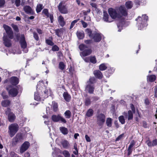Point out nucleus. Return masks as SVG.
Returning a JSON list of instances; mask_svg holds the SVG:
<instances>
[{"label":"nucleus","mask_w":157,"mask_h":157,"mask_svg":"<svg viewBox=\"0 0 157 157\" xmlns=\"http://www.w3.org/2000/svg\"><path fill=\"white\" fill-rule=\"evenodd\" d=\"M41 86H44L43 81H39L37 86V90H40V96H39L37 93H35L34 99L37 101H40L41 99L43 100V98H47L49 94H51V91L50 90L46 89V87L44 86L41 87Z\"/></svg>","instance_id":"nucleus-1"},{"label":"nucleus","mask_w":157,"mask_h":157,"mask_svg":"<svg viewBox=\"0 0 157 157\" xmlns=\"http://www.w3.org/2000/svg\"><path fill=\"white\" fill-rule=\"evenodd\" d=\"M3 27L6 33V34H4L3 37V43L6 46L9 47L11 46V40L8 38V37L10 39H12L13 37V33L11 28L8 26L4 25Z\"/></svg>","instance_id":"nucleus-2"},{"label":"nucleus","mask_w":157,"mask_h":157,"mask_svg":"<svg viewBox=\"0 0 157 157\" xmlns=\"http://www.w3.org/2000/svg\"><path fill=\"white\" fill-rule=\"evenodd\" d=\"M136 21H138V29L141 30L144 27L147 25V22L148 20V17L146 15H143L142 17L139 16L138 18L136 19Z\"/></svg>","instance_id":"nucleus-3"},{"label":"nucleus","mask_w":157,"mask_h":157,"mask_svg":"<svg viewBox=\"0 0 157 157\" xmlns=\"http://www.w3.org/2000/svg\"><path fill=\"white\" fill-rule=\"evenodd\" d=\"M18 125L16 123L11 124L9 126L8 133L11 137H13L18 130Z\"/></svg>","instance_id":"nucleus-4"},{"label":"nucleus","mask_w":157,"mask_h":157,"mask_svg":"<svg viewBox=\"0 0 157 157\" xmlns=\"http://www.w3.org/2000/svg\"><path fill=\"white\" fill-rule=\"evenodd\" d=\"M117 10L111 8L108 10V12L110 16L113 19H119L121 17V14L117 13Z\"/></svg>","instance_id":"nucleus-5"},{"label":"nucleus","mask_w":157,"mask_h":157,"mask_svg":"<svg viewBox=\"0 0 157 157\" xmlns=\"http://www.w3.org/2000/svg\"><path fill=\"white\" fill-rule=\"evenodd\" d=\"M11 111V109L10 108H7L5 112V113L8 115L9 121L10 122H12L15 121L16 116L15 114Z\"/></svg>","instance_id":"nucleus-6"},{"label":"nucleus","mask_w":157,"mask_h":157,"mask_svg":"<svg viewBox=\"0 0 157 157\" xmlns=\"http://www.w3.org/2000/svg\"><path fill=\"white\" fill-rule=\"evenodd\" d=\"M52 119L53 121L55 122L60 121L61 122L63 123H66L67 122V121L64 118L59 114L57 115H52Z\"/></svg>","instance_id":"nucleus-7"},{"label":"nucleus","mask_w":157,"mask_h":157,"mask_svg":"<svg viewBox=\"0 0 157 157\" xmlns=\"http://www.w3.org/2000/svg\"><path fill=\"white\" fill-rule=\"evenodd\" d=\"M23 140V138L21 134L18 133L16 136L13 138L12 144L16 145L18 143L21 142Z\"/></svg>","instance_id":"nucleus-8"},{"label":"nucleus","mask_w":157,"mask_h":157,"mask_svg":"<svg viewBox=\"0 0 157 157\" xmlns=\"http://www.w3.org/2000/svg\"><path fill=\"white\" fill-rule=\"evenodd\" d=\"M105 116L102 113L99 114L97 117V124L100 126L103 124L105 122Z\"/></svg>","instance_id":"nucleus-9"},{"label":"nucleus","mask_w":157,"mask_h":157,"mask_svg":"<svg viewBox=\"0 0 157 157\" xmlns=\"http://www.w3.org/2000/svg\"><path fill=\"white\" fill-rule=\"evenodd\" d=\"M30 144L28 141L25 142L21 146L20 149V152L21 154L23 153L29 147Z\"/></svg>","instance_id":"nucleus-10"},{"label":"nucleus","mask_w":157,"mask_h":157,"mask_svg":"<svg viewBox=\"0 0 157 157\" xmlns=\"http://www.w3.org/2000/svg\"><path fill=\"white\" fill-rule=\"evenodd\" d=\"M58 9L59 11L62 13L63 14L67 13H68V11L67 7L62 2H60L59 5L58 6Z\"/></svg>","instance_id":"nucleus-11"},{"label":"nucleus","mask_w":157,"mask_h":157,"mask_svg":"<svg viewBox=\"0 0 157 157\" xmlns=\"http://www.w3.org/2000/svg\"><path fill=\"white\" fill-rule=\"evenodd\" d=\"M94 89V85L90 84H87L85 87V90L90 94L93 93Z\"/></svg>","instance_id":"nucleus-12"},{"label":"nucleus","mask_w":157,"mask_h":157,"mask_svg":"<svg viewBox=\"0 0 157 157\" xmlns=\"http://www.w3.org/2000/svg\"><path fill=\"white\" fill-rule=\"evenodd\" d=\"M118 14H121V17L122 16H126L127 15V11L124 6H121L117 10Z\"/></svg>","instance_id":"nucleus-13"},{"label":"nucleus","mask_w":157,"mask_h":157,"mask_svg":"<svg viewBox=\"0 0 157 157\" xmlns=\"http://www.w3.org/2000/svg\"><path fill=\"white\" fill-rule=\"evenodd\" d=\"M9 95L11 97H16L18 94L17 89L15 88H13L10 90L8 91Z\"/></svg>","instance_id":"nucleus-14"},{"label":"nucleus","mask_w":157,"mask_h":157,"mask_svg":"<svg viewBox=\"0 0 157 157\" xmlns=\"http://www.w3.org/2000/svg\"><path fill=\"white\" fill-rule=\"evenodd\" d=\"M92 38L95 42H98L100 41L101 39V34L99 33L95 32L93 33Z\"/></svg>","instance_id":"nucleus-15"},{"label":"nucleus","mask_w":157,"mask_h":157,"mask_svg":"<svg viewBox=\"0 0 157 157\" xmlns=\"http://www.w3.org/2000/svg\"><path fill=\"white\" fill-rule=\"evenodd\" d=\"M21 45L22 48L25 50L26 48L27 44L25 40V38L24 35H21Z\"/></svg>","instance_id":"nucleus-16"},{"label":"nucleus","mask_w":157,"mask_h":157,"mask_svg":"<svg viewBox=\"0 0 157 157\" xmlns=\"http://www.w3.org/2000/svg\"><path fill=\"white\" fill-rule=\"evenodd\" d=\"M11 101L9 100L6 99L2 101L1 104L2 106L4 107L9 106L11 105Z\"/></svg>","instance_id":"nucleus-17"},{"label":"nucleus","mask_w":157,"mask_h":157,"mask_svg":"<svg viewBox=\"0 0 157 157\" xmlns=\"http://www.w3.org/2000/svg\"><path fill=\"white\" fill-rule=\"evenodd\" d=\"M24 11L27 14H32L33 13V11L30 6H25L24 7Z\"/></svg>","instance_id":"nucleus-18"},{"label":"nucleus","mask_w":157,"mask_h":157,"mask_svg":"<svg viewBox=\"0 0 157 157\" xmlns=\"http://www.w3.org/2000/svg\"><path fill=\"white\" fill-rule=\"evenodd\" d=\"M92 52V50L90 49L85 50L81 53L83 56H85L90 55Z\"/></svg>","instance_id":"nucleus-19"},{"label":"nucleus","mask_w":157,"mask_h":157,"mask_svg":"<svg viewBox=\"0 0 157 157\" xmlns=\"http://www.w3.org/2000/svg\"><path fill=\"white\" fill-rule=\"evenodd\" d=\"M94 74L95 77L99 79H101L103 76L101 72L99 70H95L94 71Z\"/></svg>","instance_id":"nucleus-20"},{"label":"nucleus","mask_w":157,"mask_h":157,"mask_svg":"<svg viewBox=\"0 0 157 157\" xmlns=\"http://www.w3.org/2000/svg\"><path fill=\"white\" fill-rule=\"evenodd\" d=\"M10 80L11 83L13 85H16L18 83V78L16 77H12Z\"/></svg>","instance_id":"nucleus-21"},{"label":"nucleus","mask_w":157,"mask_h":157,"mask_svg":"<svg viewBox=\"0 0 157 157\" xmlns=\"http://www.w3.org/2000/svg\"><path fill=\"white\" fill-rule=\"evenodd\" d=\"M58 22L60 25L62 27L65 24L63 17L61 15L59 16L58 18Z\"/></svg>","instance_id":"nucleus-22"},{"label":"nucleus","mask_w":157,"mask_h":157,"mask_svg":"<svg viewBox=\"0 0 157 157\" xmlns=\"http://www.w3.org/2000/svg\"><path fill=\"white\" fill-rule=\"evenodd\" d=\"M64 29L63 28L57 29L55 30L56 34L58 37H60L63 34Z\"/></svg>","instance_id":"nucleus-23"},{"label":"nucleus","mask_w":157,"mask_h":157,"mask_svg":"<svg viewBox=\"0 0 157 157\" xmlns=\"http://www.w3.org/2000/svg\"><path fill=\"white\" fill-rule=\"evenodd\" d=\"M63 96L66 101L69 102L71 99V97L67 92H64L63 94Z\"/></svg>","instance_id":"nucleus-24"},{"label":"nucleus","mask_w":157,"mask_h":157,"mask_svg":"<svg viewBox=\"0 0 157 157\" xmlns=\"http://www.w3.org/2000/svg\"><path fill=\"white\" fill-rule=\"evenodd\" d=\"M113 119L110 118H108L106 119V124L107 126L110 127L112 126V124Z\"/></svg>","instance_id":"nucleus-25"},{"label":"nucleus","mask_w":157,"mask_h":157,"mask_svg":"<svg viewBox=\"0 0 157 157\" xmlns=\"http://www.w3.org/2000/svg\"><path fill=\"white\" fill-rule=\"evenodd\" d=\"M61 144L63 147L65 148H67L69 147L70 144L67 141L64 140L61 142Z\"/></svg>","instance_id":"nucleus-26"},{"label":"nucleus","mask_w":157,"mask_h":157,"mask_svg":"<svg viewBox=\"0 0 157 157\" xmlns=\"http://www.w3.org/2000/svg\"><path fill=\"white\" fill-rule=\"evenodd\" d=\"M77 35L78 38L80 39H82L84 37V34L83 31H77Z\"/></svg>","instance_id":"nucleus-27"},{"label":"nucleus","mask_w":157,"mask_h":157,"mask_svg":"<svg viewBox=\"0 0 157 157\" xmlns=\"http://www.w3.org/2000/svg\"><path fill=\"white\" fill-rule=\"evenodd\" d=\"M59 130L64 135H67L68 133L67 129L65 127H60Z\"/></svg>","instance_id":"nucleus-28"},{"label":"nucleus","mask_w":157,"mask_h":157,"mask_svg":"<svg viewBox=\"0 0 157 157\" xmlns=\"http://www.w3.org/2000/svg\"><path fill=\"white\" fill-rule=\"evenodd\" d=\"M156 76L155 75H151L147 77V80L151 82L154 81L156 79Z\"/></svg>","instance_id":"nucleus-29"},{"label":"nucleus","mask_w":157,"mask_h":157,"mask_svg":"<svg viewBox=\"0 0 157 157\" xmlns=\"http://www.w3.org/2000/svg\"><path fill=\"white\" fill-rule=\"evenodd\" d=\"M109 15L107 13H104L103 18L104 21L106 22H110L112 21L108 19Z\"/></svg>","instance_id":"nucleus-30"},{"label":"nucleus","mask_w":157,"mask_h":157,"mask_svg":"<svg viewBox=\"0 0 157 157\" xmlns=\"http://www.w3.org/2000/svg\"><path fill=\"white\" fill-rule=\"evenodd\" d=\"M107 68L106 65L105 63H102L99 66V69L101 71H104Z\"/></svg>","instance_id":"nucleus-31"},{"label":"nucleus","mask_w":157,"mask_h":157,"mask_svg":"<svg viewBox=\"0 0 157 157\" xmlns=\"http://www.w3.org/2000/svg\"><path fill=\"white\" fill-rule=\"evenodd\" d=\"M64 114L66 118L69 119L71 117V113L70 111L67 110L64 113Z\"/></svg>","instance_id":"nucleus-32"},{"label":"nucleus","mask_w":157,"mask_h":157,"mask_svg":"<svg viewBox=\"0 0 157 157\" xmlns=\"http://www.w3.org/2000/svg\"><path fill=\"white\" fill-rule=\"evenodd\" d=\"M85 32L90 38L92 37L93 34H92V31L90 29H86Z\"/></svg>","instance_id":"nucleus-33"},{"label":"nucleus","mask_w":157,"mask_h":157,"mask_svg":"<svg viewBox=\"0 0 157 157\" xmlns=\"http://www.w3.org/2000/svg\"><path fill=\"white\" fill-rule=\"evenodd\" d=\"M96 82V79L94 77L90 78L89 80L87 81V84H91L94 83Z\"/></svg>","instance_id":"nucleus-34"},{"label":"nucleus","mask_w":157,"mask_h":157,"mask_svg":"<svg viewBox=\"0 0 157 157\" xmlns=\"http://www.w3.org/2000/svg\"><path fill=\"white\" fill-rule=\"evenodd\" d=\"M93 111L92 109H89L87 111L86 115L88 117H90L93 115Z\"/></svg>","instance_id":"nucleus-35"},{"label":"nucleus","mask_w":157,"mask_h":157,"mask_svg":"<svg viewBox=\"0 0 157 157\" xmlns=\"http://www.w3.org/2000/svg\"><path fill=\"white\" fill-rule=\"evenodd\" d=\"M125 5L128 9H131L132 6V2L129 1L126 2Z\"/></svg>","instance_id":"nucleus-36"},{"label":"nucleus","mask_w":157,"mask_h":157,"mask_svg":"<svg viewBox=\"0 0 157 157\" xmlns=\"http://www.w3.org/2000/svg\"><path fill=\"white\" fill-rule=\"evenodd\" d=\"M52 107L53 108V110L56 112L58 109V106L57 104L55 102H52Z\"/></svg>","instance_id":"nucleus-37"},{"label":"nucleus","mask_w":157,"mask_h":157,"mask_svg":"<svg viewBox=\"0 0 157 157\" xmlns=\"http://www.w3.org/2000/svg\"><path fill=\"white\" fill-rule=\"evenodd\" d=\"M128 120H132L133 117L132 112L131 110H129L128 112Z\"/></svg>","instance_id":"nucleus-38"},{"label":"nucleus","mask_w":157,"mask_h":157,"mask_svg":"<svg viewBox=\"0 0 157 157\" xmlns=\"http://www.w3.org/2000/svg\"><path fill=\"white\" fill-rule=\"evenodd\" d=\"M85 105L86 106H88L91 104V101L90 98H86L85 100Z\"/></svg>","instance_id":"nucleus-39"},{"label":"nucleus","mask_w":157,"mask_h":157,"mask_svg":"<svg viewBox=\"0 0 157 157\" xmlns=\"http://www.w3.org/2000/svg\"><path fill=\"white\" fill-rule=\"evenodd\" d=\"M42 5L40 4L38 5L36 8V11L37 13H38L40 12L42 9Z\"/></svg>","instance_id":"nucleus-40"},{"label":"nucleus","mask_w":157,"mask_h":157,"mask_svg":"<svg viewBox=\"0 0 157 157\" xmlns=\"http://www.w3.org/2000/svg\"><path fill=\"white\" fill-rule=\"evenodd\" d=\"M119 121L122 124H124L125 123V120L123 116H120L119 117Z\"/></svg>","instance_id":"nucleus-41"},{"label":"nucleus","mask_w":157,"mask_h":157,"mask_svg":"<svg viewBox=\"0 0 157 157\" xmlns=\"http://www.w3.org/2000/svg\"><path fill=\"white\" fill-rule=\"evenodd\" d=\"M62 154L65 157H70V155L69 152L66 150H64L62 152Z\"/></svg>","instance_id":"nucleus-42"},{"label":"nucleus","mask_w":157,"mask_h":157,"mask_svg":"<svg viewBox=\"0 0 157 157\" xmlns=\"http://www.w3.org/2000/svg\"><path fill=\"white\" fill-rule=\"evenodd\" d=\"M1 95L3 98L4 99H7L8 98V95L5 92H3L1 94Z\"/></svg>","instance_id":"nucleus-43"},{"label":"nucleus","mask_w":157,"mask_h":157,"mask_svg":"<svg viewBox=\"0 0 157 157\" xmlns=\"http://www.w3.org/2000/svg\"><path fill=\"white\" fill-rule=\"evenodd\" d=\"M79 48L81 51H82L87 48V47L84 44H81L79 45Z\"/></svg>","instance_id":"nucleus-44"},{"label":"nucleus","mask_w":157,"mask_h":157,"mask_svg":"<svg viewBox=\"0 0 157 157\" xmlns=\"http://www.w3.org/2000/svg\"><path fill=\"white\" fill-rule=\"evenodd\" d=\"M65 66V65L63 62H60L59 63V67L60 69L63 70Z\"/></svg>","instance_id":"nucleus-45"},{"label":"nucleus","mask_w":157,"mask_h":157,"mask_svg":"<svg viewBox=\"0 0 157 157\" xmlns=\"http://www.w3.org/2000/svg\"><path fill=\"white\" fill-rule=\"evenodd\" d=\"M90 61L91 63L94 64L96 63L97 62L96 58L94 56L90 57Z\"/></svg>","instance_id":"nucleus-46"},{"label":"nucleus","mask_w":157,"mask_h":157,"mask_svg":"<svg viewBox=\"0 0 157 157\" xmlns=\"http://www.w3.org/2000/svg\"><path fill=\"white\" fill-rule=\"evenodd\" d=\"M42 13L44 14L47 17H48L49 15L47 9H44L42 11Z\"/></svg>","instance_id":"nucleus-47"},{"label":"nucleus","mask_w":157,"mask_h":157,"mask_svg":"<svg viewBox=\"0 0 157 157\" xmlns=\"http://www.w3.org/2000/svg\"><path fill=\"white\" fill-rule=\"evenodd\" d=\"M78 20L79 19H76L73 21L71 24L70 29H72L73 27L75 24L76 23Z\"/></svg>","instance_id":"nucleus-48"},{"label":"nucleus","mask_w":157,"mask_h":157,"mask_svg":"<svg viewBox=\"0 0 157 157\" xmlns=\"http://www.w3.org/2000/svg\"><path fill=\"white\" fill-rule=\"evenodd\" d=\"M11 26L14 31H15L16 32H18V29L17 25L13 24H12L11 25Z\"/></svg>","instance_id":"nucleus-49"},{"label":"nucleus","mask_w":157,"mask_h":157,"mask_svg":"<svg viewBox=\"0 0 157 157\" xmlns=\"http://www.w3.org/2000/svg\"><path fill=\"white\" fill-rule=\"evenodd\" d=\"M135 143L134 140H132L130 143V144L128 147V149H132V148L134 145Z\"/></svg>","instance_id":"nucleus-50"},{"label":"nucleus","mask_w":157,"mask_h":157,"mask_svg":"<svg viewBox=\"0 0 157 157\" xmlns=\"http://www.w3.org/2000/svg\"><path fill=\"white\" fill-rule=\"evenodd\" d=\"M5 2H6L5 0H0V7H3L5 4Z\"/></svg>","instance_id":"nucleus-51"},{"label":"nucleus","mask_w":157,"mask_h":157,"mask_svg":"<svg viewBox=\"0 0 157 157\" xmlns=\"http://www.w3.org/2000/svg\"><path fill=\"white\" fill-rule=\"evenodd\" d=\"M46 43L48 45H53L54 44L53 42L51 40H46Z\"/></svg>","instance_id":"nucleus-52"},{"label":"nucleus","mask_w":157,"mask_h":157,"mask_svg":"<svg viewBox=\"0 0 157 157\" xmlns=\"http://www.w3.org/2000/svg\"><path fill=\"white\" fill-rule=\"evenodd\" d=\"M52 50L54 51H58L59 50V48L57 46L55 45L52 47Z\"/></svg>","instance_id":"nucleus-53"},{"label":"nucleus","mask_w":157,"mask_h":157,"mask_svg":"<svg viewBox=\"0 0 157 157\" xmlns=\"http://www.w3.org/2000/svg\"><path fill=\"white\" fill-rule=\"evenodd\" d=\"M146 143L149 147L153 146L152 142V143L149 140L146 141Z\"/></svg>","instance_id":"nucleus-54"},{"label":"nucleus","mask_w":157,"mask_h":157,"mask_svg":"<svg viewBox=\"0 0 157 157\" xmlns=\"http://www.w3.org/2000/svg\"><path fill=\"white\" fill-rule=\"evenodd\" d=\"M81 22L82 25L83 27L84 28H85L87 27L88 25L85 22L82 20H81Z\"/></svg>","instance_id":"nucleus-55"},{"label":"nucleus","mask_w":157,"mask_h":157,"mask_svg":"<svg viewBox=\"0 0 157 157\" xmlns=\"http://www.w3.org/2000/svg\"><path fill=\"white\" fill-rule=\"evenodd\" d=\"M84 20L86 21H90L91 19L89 16H86L84 17Z\"/></svg>","instance_id":"nucleus-56"},{"label":"nucleus","mask_w":157,"mask_h":157,"mask_svg":"<svg viewBox=\"0 0 157 157\" xmlns=\"http://www.w3.org/2000/svg\"><path fill=\"white\" fill-rule=\"evenodd\" d=\"M130 107H131V109L132 110V112L133 113H135V108L134 107V105L133 104H131V106H130Z\"/></svg>","instance_id":"nucleus-57"},{"label":"nucleus","mask_w":157,"mask_h":157,"mask_svg":"<svg viewBox=\"0 0 157 157\" xmlns=\"http://www.w3.org/2000/svg\"><path fill=\"white\" fill-rule=\"evenodd\" d=\"M21 1L20 0H16L15 4L17 6H19L20 5Z\"/></svg>","instance_id":"nucleus-58"},{"label":"nucleus","mask_w":157,"mask_h":157,"mask_svg":"<svg viewBox=\"0 0 157 157\" xmlns=\"http://www.w3.org/2000/svg\"><path fill=\"white\" fill-rule=\"evenodd\" d=\"M33 36L34 38L36 39V40H39V37L36 33H34Z\"/></svg>","instance_id":"nucleus-59"},{"label":"nucleus","mask_w":157,"mask_h":157,"mask_svg":"<svg viewBox=\"0 0 157 157\" xmlns=\"http://www.w3.org/2000/svg\"><path fill=\"white\" fill-rule=\"evenodd\" d=\"M85 137L86 141L88 142H90L91 140L90 137L87 135L85 136Z\"/></svg>","instance_id":"nucleus-60"},{"label":"nucleus","mask_w":157,"mask_h":157,"mask_svg":"<svg viewBox=\"0 0 157 157\" xmlns=\"http://www.w3.org/2000/svg\"><path fill=\"white\" fill-rule=\"evenodd\" d=\"M155 96L157 97V86H155L154 87Z\"/></svg>","instance_id":"nucleus-61"},{"label":"nucleus","mask_w":157,"mask_h":157,"mask_svg":"<svg viewBox=\"0 0 157 157\" xmlns=\"http://www.w3.org/2000/svg\"><path fill=\"white\" fill-rule=\"evenodd\" d=\"M153 146L157 145V139H155L152 141Z\"/></svg>","instance_id":"nucleus-62"},{"label":"nucleus","mask_w":157,"mask_h":157,"mask_svg":"<svg viewBox=\"0 0 157 157\" xmlns=\"http://www.w3.org/2000/svg\"><path fill=\"white\" fill-rule=\"evenodd\" d=\"M84 42L86 44H90L92 43V41L91 40H85Z\"/></svg>","instance_id":"nucleus-63"},{"label":"nucleus","mask_w":157,"mask_h":157,"mask_svg":"<svg viewBox=\"0 0 157 157\" xmlns=\"http://www.w3.org/2000/svg\"><path fill=\"white\" fill-rule=\"evenodd\" d=\"M90 5L92 7L95 8H96L97 5L95 3H91L90 4Z\"/></svg>","instance_id":"nucleus-64"}]
</instances>
